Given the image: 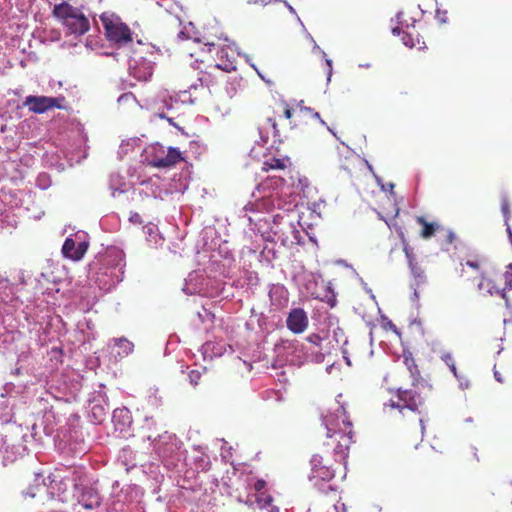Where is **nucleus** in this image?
<instances>
[{"label":"nucleus","mask_w":512,"mask_h":512,"mask_svg":"<svg viewBox=\"0 0 512 512\" xmlns=\"http://www.w3.org/2000/svg\"><path fill=\"white\" fill-rule=\"evenodd\" d=\"M307 341L314 344V346L320 347L321 343L323 341V338L321 337L320 334L312 333V334L308 335Z\"/></svg>","instance_id":"obj_28"},{"label":"nucleus","mask_w":512,"mask_h":512,"mask_svg":"<svg viewBox=\"0 0 512 512\" xmlns=\"http://www.w3.org/2000/svg\"><path fill=\"white\" fill-rule=\"evenodd\" d=\"M116 345L123 350L124 355H128L133 351V343L125 338H120L116 340Z\"/></svg>","instance_id":"obj_24"},{"label":"nucleus","mask_w":512,"mask_h":512,"mask_svg":"<svg viewBox=\"0 0 512 512\" xmlns=\"http://www.w3.org/2000/svg\"><path fill=\"white\" fill-rule=\"evenodd\" d=\"M107 38L117 44H127L132 41V33L128 25L120 21L102 18Z\"/></svg>","instance_id":"obj_7"},{"label":"nucleus","mask_w":512,"mask_h":512,"mask_svg":"<svg viewBox=\"0 0 512 512\" xmlns=\"http://www.w3.org/2000/svg\"><path fill=\"white\" fill-rule=\"evenodd\" d=\"M28 495H30L31 497H35L36 496V493L34 492H27Z\"/></svg>","instance_id":"obj_42"},{"label":"nucleus","mask_w":512,"mask_h":512,"mask_svg":"<svg viewBox=\"0 0 512 512\" xmlns=\"http://www.w3.org/2000/svg\"><path fill=\"white\" fill-rule=\"evenodd\" d=\"M512 288V263L505 265L502 272L493 271L484 275L479 284L478 289L482 293L490 295H499L505 301L507 308L510 307V302L506 296V289Z\"/></svg>","instance_id":"obj_3"},{"label":"nucleus","mask_w":512,"mask_h":512,"mask_svg":"<svg viewBox=\"0 0 512 512\" xmlns=\"http://www.w3.org/2000/svg\"><path fill=\"white\" fill-rule=\"evenodd\" d=\"M266 486L264 480H258V506L260 512H279L277 505L273 504V497L266 495L261 490Z\"/></svg>","instance_id":"obj_12"},{"label":"nucleus","mask_w":512,"mask_h":512,"mask_svg":"<svg viewBox=\"0 0 512 512\" xmlns=\"http://www.w3.org/2000/svg\"><path fill=\"white\" fill-rule=\"evenodd\" d=\"M495 377L498 379V381H502V379L500 378V374H498L497 372H495Z\"/></svg>","instance_id":"obj_41"},{"label":"nucleus","mask_w":512,"mask_h":512,"mask_svg":"<svg viewBox=\"0 0 512 512\" xmlns=\"http://www.w3.org/2000/svg\"><path fill=\"white\" fill-rule=\"evenodd\" d=\"M431 391V385L426 381L411 382L410 388L396 389V399L391 398L387 406L397 411L396 417L401 423L418 417L421 432H425V422L421 417L426 412L425 403Z\"/></svg>","instance_id":"obj_1"},{"label":"nucleus","mask_w":512,"mask_h":512,"mask_svg":"<svg viewBox=\"0 0 512 512\" xmlns=\"http://www.w3.org/2000/svg\"><path fill=\"white\" fill-rule=\"evenodd\" d=\"M258 76H259L261 79H263V81H264V82H266V83H267V85H268L269 87H271V86L275 85V81H274V80H272V78H266L265 76L261 75V73H260V72H258Z\"/></svg>","instance_id":"obj_33"},{"label":"nucleus","mask_w":512,"mask_h":512,"mask_svg":"<svg viewBox=\"0 0 512 512\" xmlns=\"http://www.w3.org/2000/svg\"><path fill=\"white\" fill-rule=\"evenodd\" d=\"M157 116H158L159 118L166 119V120L169 122V124H170V125H172V126H174V127L178 128L179 130H182V128H180V127H179V126L174 122L173 118H171V117H167L165 113H163V112H159V113H157Z\"/></svg>","instance_id":"obj_31"},{"label":"nucleus","mask_w":512,"mask_h":512,"mask_svg":"<svg viewBox=\"0 0 512 512\" xmlns=\"http://www.w3.org/2000/svg\"><path fill=\"white\" fill-rule=\"evenodd\" d=\"M66 99L64 96L48 97L29 95L25 98L23 105L35 114H43L53 108L65 109Z\"/></svg>","instance_id":"obj_5"},{"label":"nucleus","mask_w":512,"mask_h":512,"mask_svg":"<svg viewBox=\"0 0 512 512\" xmlns=\"http://www.w3.org/2000/svg\"><path fill=\"white\" fill-rule=\"evenodd\" d=\"M392 32L394 35H400L401 29L399 27H396L392 29Z\"/></svg>","instance_id":"obj_37"},{"label":"nucleus","mask_w":512,"mask_h":512,"mask_svg":"<svg viewBox=\"0 0 512 512\" xmlns=\"http://www.w3.org/2000/svg\"><path fill=\"white\" fill-rule=\"evenodd\" d=\"M466 264L469 265L470 268L476 269V270H478L479 266H480L478 261H467Z\"/></svg>","instance_id":"obj_35"},{"label":"nucleus","mask_w":512,"mask_h":512,"mask_svg":"<svg viewBox=\"0 0 512 512\" xmlns=\"http://www.w3.org/2000/svg\"><path fill=\"white\" fill-rule=\"evenodd\" d=\"M88 249V243L80 242L76 245L75 241L72 238H66L63 246L62 253L64 257L69 258L74 261H78L82 259Z\"/></svg>","instance_id":"obj_11"},{"label":"nucleus","mask_w":512,"mask_h":512,"mask_svg":"<svg viewBox=\"0 0 512 512\" xmlns=\"http://www.w3.org/2000/svg\"><path fill=\"white\" fill-rule=\"evenodd\" d=\"M402 357H403V363L409 370L410 377L412 378V382L425 381V379L421 378L420 371L418 369V366H417L412 354L409 352L408 353L404 352Z\"/></svg>","instance_id":"obj_16"},{"label":"nucleus","mask_w":512,"mask_h":512,"mask_svg":"<svg viewBox=\"0 0 512 512\" xmlns=\"http://www.w3.org/2000/svg\"><path fill=\"white\" fill-rule=\"evenodd\" d=\"M392 206H393V211H392L391 215H388V216H389L390 218H396V217H397V215L399 214V210H400V209H399V207L397 206V204H396V203H393V204H392Z\"/></svg>","instance_id":"obj_34"},{"label":"nucleus","mask_w":512,"mask_h":512,"mask_svg":"<svg viewBox=\"0 0 512 512\" xmlns=\"http://www.w3.org/2000/svg\"><path fill=\"white\" fill-rule=\"evenodd\" d=\"M108 414V409L102 404H94L91 408V417L94 423L101 424Z\"/></svg>","instance_id":"obj_20"},{"label":"nucleus","mask_w":512,"mask_h":512,"mask_svg":"<svg viewBox=\"0 0 512 512\" xmlns=\"http://www.w3.org/2000/svg\"><path fill=\"white\" fill-rule=\"evenodd\" d=\"M286 325L290 332L301 334L307 330L309 326V317L307 312L302 308H294L288 312Z\"/></svg>","instance_id":"obj_9"},{"label":"nucleus","mask_w":512,"mask_h":512,"mask_svg":"<svg viewBox=\"0 0 512 512\" xmlns=\"http://www.w3.org/2000/svg\"><path fill=\"white\" fill-rule=\"evenodd\" d=\"M508 232H509L510 240H511V243H512V232H511V230L509 228H508Z\"/></svg>","instance_id":"obj_43"},{"label":"nucleus","mask_w":512,"mask_h":512,"mask_svg":"<svg viewBox=\"0 0 512 512\" xmlns=\"http://www.w3.org/2000/svg\"><path fill=\"white\" fill-rule=\"evenodd\" d=\"M328 67L331 69V60H327Z\"/></svg>","instance_id":"obj_44"},{"label":"nucleus","mask_w":512,"mask_h":512,"mask_svg":"<svg viewBox=\"0 0 512 512\" xmlns=\"http://www.w3.org/2000/svg\"><path fill=\"white\" fill-rule=\"evenodd\" d=\"M77 491L78 503L85 509L93 510L100 506L101 498L98 491L93 487H82L78 484L74 485Z\"/></svg>","instance_id":"obj_10"},{"label":"nucleus","mask_w":512,"mask_h":512,"mask_svg":"<svg viewBox=\"0 0 512 512\" xmlns=\"http://www.w3.org/2000/svg\"><path fill=\"white\" fill-rule=\"evenodd\" d=\"M112 421L116 428L123 431L132 424L131 413L127 408H117L113 411Z\"/></svg>","instance_id":"obj_14"},{"label":"nucleus","mask_w":512,"mask_h":512,"mask_svg":"<svg viewBox=\"0 0 512 512\" xmlns=\"http://www.w3.org/2000/svg\"><path fill=\"white\" fill-rule=\"evenodd\" d=\"M337 403V409L323 418L327 436L332 440L328 445L335 444L336 448H350L352 444L357 443V434L351 420V411L354 410L355 405L344 400L342 394L337 395Z\"/></svg>","instance_id":"obj_2"},{"label":"nucleus","mask_w":512,"mask_h":512,"mask_svg":"<svg viewBox=\"0 0 512 512\" xmlns=\"http://www.w3.org/2000/svg\"><path fill=\"white\" fill-rule=\"evenodd\" d=\"M67 489V483L64 481H56L53 479L50 482L49 493L52 497H57L59 500L64 501V493Z\"/></svg>","instance_id":"obj_19"},{"label":"nucleus","mask_w":512,"mask_h":512,"mask_svg":"<svg viewBox=\"0 0 512 512\" xmlns=\"http://www.w3.org/2000/svg\"><path fill=\"white\" fill-rule=\"evenodd\" d=\"M416 222L422 225V230L420 231V235L424 239H429L432 235L435 234L436 231L440 229V225L436 222H427L424 216H417Z\"/></svg>","instance_id":"obj_17"},{"label":"nucleus","mask_w":512,"mask_h":512,"mask_svg":"<svg viewBox=\"0 0 512 512\" xmlns=\"http://www.w3.org/2000/svg\"><path fill=\"white\" fill-rule=\"evenodd\" d=\"M495 377L498 379V381H502V379L500 378V374H498L497 372H495Z\"/></svg>","instance_id":"obj_40"},{"label":"nucleus","mask_w":512,"mask_h":512,"mask_svg":"<svg viewBox=\"0 0 512 512\" xmlns=\"http://www.w3.org/2000/svg\"><path fill=\"white\" fill-rule=\"evenodd\" d=\"M289 164V158H272L263 162L262 170L269 172L270 170H284Z\"/></svg>","instance_id":"obj_18"},{"label":"nucleus","mask_w":512,"mask_h":512,"mask_svg":"<svg viewBox=\"0 0 512 512\" xmlns=\"http://www.w3.org/2000/svg\"><path fill=\"white\" fill-rule=\"evenodd\" d=\"M456 240V234L451 230H444V240L442 246L448 249V245H451Z\"/></svg>","instance_id":"obj_26"},{"label":"nucleus","mask_w":512,"mask_h":512,"mask_svg":"<svg viewBox=\"0 0 512 512\" xmlns=\"http://www.w3.org/2000/svg\"><path fill=\"white\" fill-rule=\"evenodd\" d=\"M316 465L314 464L313 468V477H321L322 479H332L334 476V473L329 469V467L323 466L321 468H315Z\"/></svg>","instance_id":"obj_22"},{"label":"nucleus","mask_w":512,"mask_h":512,"mask_svg":"<svg viewBox=\"0 0 512 512\" xmlns=\"http://www.w3.org/2000/svg\"><path fill=\"white\" fill-rule=\"evenodd\" d=\"M314 117L319 118L320 117L319 113H314Z\"/></svg>","instance_id":"obj_45"},{"label":"nucleus","mask_w":512,"mask_h":512,"mask_svg":"<svg viewBox=\"0 0 512 512\" xmlns=\"http://www.w3.org/2000/svg\"><path fill=\"white\" fill-rule=\"evenodd\" d=\"M388 186L390 188V192L393 193V188L395 187V185L390 183Z\"/></svg>","instance_id":"obj_39"},{"label":"nucleus","mask_w":512,"mask_h":512,"mask_svg":"<svg viewBox=\"0 0 512 512\" xmlns=\"http://www.w3.org/2000/svg\"><path fill=\"white\" fill-rule=\"evenodd\" d=\"M244 365L247 367V370H248V371H251V370H252V368H253V366H252V364H251V363L244 362Z\"/></svg>","instance_id":"obj_38"},{"label":"nucleus","mask_w":512,"mask_h":512,"mask_svg":"<svg viewBox=\"0 0 512 512\" xmlns=\"http://www.w3.org/2000/svg\"><path fill=\"white\" fill-rule=\"evenodd\" d=\"M53 15L68 29L71 34L83 35L88 32L90 22L84 13L67 2L55 5Z\"/></svg>","instance_id":"obj_4"},{"label":"nucleus","mask_w":512,"mask_h":512,"mask_svg":"<svg viewBox=\"0 0 512 512\" xmlns=\"http://www.w3.org/2000/svg\"><path fill=\"white\" fill-rule=\"evenodd\" d=\"M130 221L135 224H142V222H143L141 216L138 213H133L130 216Z\"/></svg>","instance_id":"obj_32"},{"label":"nucleus","mask_w":512,"mask_h":512,"mask_svg":"<svg viewBox=\"0 0 512 512\" xmlns=\"http://www.w3.org/2000/svg\"><path fill=\"white\" fill-rule=\"evenodd\" d=\"M293 113H294V112H293V110H292V109H290V108H286V109L284 110V115H285L287 118H291V117H292V115H293Z\"/></svg>","instance_id":"obj_36"},{"label":"nucleus","mask_w":512,"mask_h":512,"mask_svg":"<svg viewBox=\"0 0 512 512\" xmlns=\"http://www.w3.org/2000/svg\"><path fill=\"white\" fill-rule=\"evenodd\" d=\"M184 160L177 148L169 147L165 150L163 146H158L154 148V152L151 154L149 165L155 168H170Z\"/></svg>","instance_id":"obj_6"},{"label":"nucleus","mask_w":512,"mask_h":512,"mask_svg":"<svg viewBox=\"0 0 512 512\" xmlns=\"http://www.w3.org/2000/svg\"><path fill=\"white\" fill-rule=\"evenodd\" d=\"M404 253L408 258V262L410 265V270L414 277L418 279L419 281H422L425 279V271L422 269L420 265L417 264L416 258L412 252V249L408 245H404L403 247Z\"/></svg>","instance_id":"obj_15"},{"label":"nucleus","mask_w":512,"mask_h":512,"mask_svg":"<svg viewBox=\"0 0 512 512\" xmlns=\"http://www.w3.org/2000/svg\"><path fill=\"white\" fill-rule=\"evenodd\" d=\"M263 245L258 244L261 261L271 263L278 257V249L275 240L262 236Z\"/></svg>","instance_id":"obj_13"},{"label":"nucleus","mask_w":512,"mask_h":512,"mask_svg":"<svg viewBox=\"0 0 512 512\" xmlns=\"http://www.w3.org/2000/svg\"><path fill=\"white\" fill-rule=\"evenodd\" d=\"M235 67L232 62H227L224 65L215 64L209 66L205 71H202L199 76V81L202 86L207 88L215 87L224 79V73L234 70Z\"/></svg>","instance_id":"obj_8"},{"label":"nucleus","mask_w":512,"mask_h":512,"mask_svg":"<svg viewBox=\"0 0 512 512\" xmlns=\"http://www.w3.org/2000/svg\"><path fill=\"white\" fill-rule=\"evenodd\" d=\"M443 361L446 365L450 368L451 372L454 374L455 377H458V371L456 368V363L453 358V356L450 353H446L442 356Z\"/></svg>","instance_id":"obj_25"},{"label":"nucleus","mask_w":512,"mask_h":512,"mask_svg":"<svg viewBox=\"0 0 512 512\" xmlns=\"http://www.w3.org/2000/svg\"><path fill=\"white\" fill-rule=\"evenodd\" d=\"M501 210H502V213L504 214V217L505 218H508L510 213H511V210H510V203L508 200L504 199L502 202H501Z\"/></svg>","instance_id":"obj_30"},{"label":"nucleus","mask_w":512,"mask_h":512,"mask_svg":"<svg viewBox=\"0 0 512 512\" xmlns=\"http://www.w3.org/2000/svg\"><path fill=\"white\" fill-rule=\"evenodd\" d=\"M5 454L2 456L3 465L6 466L7 463H12L16 459V451L15 450H4Z\"/></svg>","instance_id":"obj_27"},{"label":"nucleus","mask_w":512,"mask_h":512,"mask_svg":"<svg viewBox=\"0 0 512 512\" xmlns=\"http://www.w3.org/2000/svg\"><path fill=\"white\" fill-rule=\"evenodd\" d=\"M363 162L361 159L357 158V156H353L350 159H346L344 163H342V169L346 170L350 175H352L354 169L357 165H361Z\"/></svg>","instance_id":"obj_21"},{"label":"nucleus","mask_w":512,"mask_h":512,"mask_svg":"<svg viewBox=\"0 0 512 512\" xmlns=\"http://www.w3.org/2000/svg\"><path fill=\"white\" fill-rule=\"evenodd\" d=\"M201 378V373L197 370H192L189 373V379L190 383L194 386H196L199 383V380Z\"/></svg>","instance_id":"obj_29"},{"label":"nucleus","mask_w":512,"mask_h":512,"mask_svg":"<svg viewBox=\"0 0 512 512\" xmlns=\"http://www.w3.org/2000/svg\"><path fill=\"white\" fill-rule=\"evenodd\" d=\"M402 43L410 48L420 44L419 38H415L411 32L404 31L402 34Z\"/></svg>","instance_id":"obj_23"}]
</instances>
